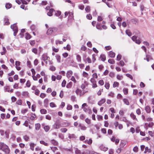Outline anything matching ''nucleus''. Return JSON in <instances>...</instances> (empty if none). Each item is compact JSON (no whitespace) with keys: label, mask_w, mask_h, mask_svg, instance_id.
I'll use <instances>...</instances> for the list:
<instances>
[{"label":"nucleus","mask_w":154,"mask_h":154,"mask_svg":"<svg viewBox=\"0 0 154 154\" xmlns=\"http://www.w3.org/2000/svg\"><path fill=\"white\" fill-rule=\"evenodd\" d=\"M0 149H2L6 154H9L10 150L8 146L3 143L0 142Z\"/></svg>","instance_id":"obj_1"},{"label":"nucleus","mask_w":154,"mask_h":154,"mask_svg":"<svg viewBox=\"0 0 154 154\" xmlns=\"http://www.w3.org/2000/svg\"><path fill=\"white\" fill-rule=\"evenodd\" d=\"M11 28L14 31V36H16L18 31V28L16 25V23H15L11 25Z\"/></svg>","instance_id":"obj_2"},{"label":"nucleus","mask_w":154,"mask_h":154,"mask_svg":"<svg viewBox=\"0 0 154 154\" xmlns=\"http://www.w3.org/2000/svg\"><path fill=\"white\" fill-rule=\"evenodd\" d=\"M57 31V29L56 27L50 28L47 31V34L48 35H51L54 33H55Z\"/></svg>","instance_id":"obj_3"},{"label":"nucleus","mask_w":154,"mask_h":154,"mask_svg":"<svg viewBox=\"0 0 154 154\" xmlns=\"http://www.w3.org/2000/svg\"><path fill=\"white\" fill-rule=\"evenodd\" d=\"M131 39L133 41L135 42L136 43L138 44H140V41L139 39L137 38V37L135 35L133 36L132 37Z\"/></svg>","instance_id":"obj_4"},{"label":"nucleus","mask_w":154,"mask_h":154,"mask_svg":"<svg viewBox=\"0 0 154 154\" xmlns=\"http://www.w3.org/2000/svg\"><path fill=\"white\" fill-rule=\"evenodd\" d=\"M48 57L47 56V54H44L41 57V59L42 60L45 61L47 60L48 58Z\"/></svg>","instance_id":"obj_5"},{"label":"nucleus","mask_w":154,"mask_h":154,"mask_svg":"<svg viewBox=\"0 0 154 154\" xmlns=\"http://www.w3.org/2000/svg\"><path fill=\"white\" fill-rule=\"evenodd\" d=\"M4 24L5 25H8L10 24V23L9 22V19L7 16H5L4 18Z\"/></svg>","instance_id":"obj_6"},{"label":"nucleus","mask_w":154,"mask_h":154,"mask_svg":"<svg viewBox=\"0 0 154 154\" xmlns=\"http://www.w3.org/2000/svg\"><path fill=\"white\" fill-rule=\"evenodd\" d=\"M49 100L48 99L46 98L44 100V106L45 107H47L48 105Z\"/></svg>","instance_id":"obj_7"},{"label":"nucleus","mask_w":154,"mask_h":154,"mask_svg":"<svg viewBox=\"0 0 154 154\" xmlns=\"http://www.w3.org/2000/svg\"><path fill=\"white\" fill-rule=\"evenodd\" d=\"M73 72L72 70H69L66 73V76L67 78H70Z\"/></svg>","instance_id":"obj_8"},{"label":"nucleus","mask_w":154,"mask_h":154,"mask_svg":"<svg viewBox=\"0 0 154 154\" xmlns=\"http://www.w3.org/2000/svg\"><path fill=\"white\" fill-rule=\"evenodd\" d=\"M106 100L104 99H101L99 101L98 103V104L100 106H101L103 103H104L105 102Z\"/></svg>","instance_id":"obj_9"},{"label":"nucleus","mask_w":154,"mask_h":154,"mask_svg":"<svg viewBox=\"0 0 154 154\" xmlns=\"http://www.w3.org/2000/svg\"><path fill=\"white\" fill-rule=\"evenodd\" d=\"M100 148L101 150L104 151H106L108 149L107 147H105L103 145L100 146Z\"/></svg>","instance_id":"obj_10"},{"label":"nucleus","mask_w":154,"mask_h":154,"mask_svg":"<svg viewBox=\"0 0 154 154\" xmlns=\"http://www.w3.org/2000/svg\"><path fill=\"white\" fill-rule=\"evenodd\" d=\"M82 108L83 109V111L85 112H88V111H89V113L90 114L92 112L91 109H89V108L88 109L85 107H83Z\"/></svg>","instance_id":"obj_11"},{"label":"nucleus","mask_w":154,"mask_h":154,"mask_svg":"<svg viewBox=\"0 0 154 154\" xmlns=\"http://www.w3.org/2000/svg\"><path fill=\"white\" fill-rule=\"evenodd\" d=\"M53 127L54 128L57 129L59 128L60 127V126L58 123H55L53 125Z\"/></svg>","instance_id":"obj_12"},{"label":"nucleus","mask_w":154,"mask_h":154,"mask_svg":"<svg viewBox=\"0 0 154 154\" xmlns=\"http://www.w3.org/2000/svg\"><path fill=\"white\" fill-rule=\"evenodd\" d=\"M109 56L111 58H114L115 56V54L112 51H110L109 52Z\"/></svg>","instance_id":"obj_13"},{"label":"nucleus","mask_w":154,"mask_h":154,"mask_svg":"<svg viewBox=\"0 0 154 154\" xmlns=\"http://www.w3.org/2000/svg\"><path fill=\"white\" fill-rule=\"evenodd\" d=\"M100 58L103 61H104L106 60V57L104 54H101L100 56Z\"/></svg>","instance_id":"obj_14"},{"label":"nucleus","mask_w":154,"mask_h":154,"mask_svg":"<svg viewBox=\"0 0 154 154\" xmlns=\"http://www.w3.org/2000/svg\"><path fill=\"white\" fill-rule=\"evenodd\" d=\"M76 59L77 61L79 63L81 62V57L79 54H77L76 56Z\"/></svg>","instance_id":"obj_15"},{"label":"nucleus","mask_w":154,"mask_h":154,"mask_svg":"<svg viewBox=\"0 0 154 154\" xmlns=\"http://www.w3.org/2000/svg\"><path fill=\"white\" fill-rule=\"evenodd\" d=\"M54 10L53 8H51L50 9V10L47 13V15L49 16H51L52 15V12Z\"/></svg>","instance_id":"obj_16"},{"label":"nucleus","mask_w":154,"mask_h":154,"mask_svg":"<svg viewBox=\"0 0 154 154\" xmlns=\"http://www.w3.org/2000/svg\"><path fill=\"white\" fill-rule=\"evenodd\" d=\"M79 126L81 128V129L82 130H85L86 129V127L84 125H82L80 124H79Z\"/></svg>","instance_id":"obj_17"},{"label":"nucleus","mask_w":154,"mask_h":154,"mask_svg":"<svg viewBox=\"0 0 154 154\" xmlns=\"http://www.w3.org/2000/svg\"><path fill=\"white\" fill-rule=\"evenodd\" d=\"M41 127V125L39 123H37L35 124V129L36 131H38Z\"/></svg>","instance_id":"obj_18"},{"label":"nucleus","mask_w":154,"mask_h":154,"mask_svg":"<svg viewBox=\"0 0 154 154\" xmlns=\"http://www.w3.org/2000/svg\"><path fill=\"white\" fill-rule=\"evenodd\" d=\"M145 110L147 113H149L151 112V109L149 106H146L145 108Z\"/></svg>","instance_id":"obj_19"},{"label":"nucleus","mask_w":154,"mask_h":154,"mask_svg":"<svg viewBox=\"0 0 154 154\" xmlns=\"http://www.w3.org/2000/svg\"><path fill=\"white\" fill-rule=\"evenodd\" d=\"M51 143L54 145L56 146L58 144V142L56 140L52 139L51 140Z\"/></svg>","instance_id":"obj_20"},{"label":"nucleus","mask_w":154,"mask_h":154,"mask_svg":"<svg viewBox=\"0 0 154 154\" xmlns=\"http://www.w3.org/2000/svg\"><path fill=\"white\" fill-rule=\"evenodd\" d=\"M68 138L69 139H73L75 138V136L74 134H68Z\"/></svg>","instance_id":"obj_21"},{"label":"nucleus","mask_w":154,"mask_h":154,"mask_svg":"<svg viewBox=\"0 0 154 154\" xmlns=\"http://www.w3.org/2000/svg\"><path fill=\"white\" fill-rule=\"evenodd\" d=\"M40 112L42 114H46L47 113V111L46 109H42L40 110Z\"/></svg>","instance_id":"obj_22"},{"label":"nucleus","mask_w":154,"mask_h":154,"mask_svg":"<svg viewBox=\"0 0 154 154\" xmlns=\"http://www.w3.org/2000/svg\"><path fill=\"white\" fill-rule=\"evenodd\" d=\"M75 154H82L80 150L78 149L77 148H75Z\"/></svg>","instance_id":"obj_23"},{"label":"nucleus","mask_w":154,"mask_h":154,"mask_svg":"<svg viewBox=\"0 0 154 154\" xmlns=\"http://www.w3.org/2000/svg\"><path fill=\"white\" fill-rule=\"evenodd\" d=\"M101 24L100 23H97L96 26V27L97 29L101 30L102 29V27L101 26Z\"/></svg>","instance_id":"obj_24"},{"label":"nucleus","mask_w":154,"mask_h":154,"mask_svg":"<svg viewBox=\"0 0 154 154\" xmlns=\"http://www.w3.org/2000/svg\"><path fill=\"white\" fill-rule=\"evenodd\" d=\"M72 83L71 82H70L68 84H67L66 87L67 88H71L72 85Z\"/></svg>","instance_id":"obj_25"},{"label":"nucleus","mask_w":154,"mask_h":154,"mask_svg":"<svg viewBox=\"0 0 154 154\" xmlns=\"http://www.w3.org/2000/svg\"><path fill=\"white\" fill-rule=\"evenodd\" d=\"M123 92L125 95H127L128 93V89L126 88H124L123 89Z\"/></svg>","instance_id":"obj_26"},{"label":"nucleus","mask_w":154,"mask_h":154,"mask_svg":"<svg viewBox=\"0 0 154 154\" xmlns=\"http://www.w3.org/2000/svg\"><path fill=\"white\" fill-rule=\"evenodd\" d=\"M124 102L127 105H129V103L127 99L124 98L123 99Z\"/></svg>","instance_id":"obj_27"},{"label":"nucleus","mask_w":154,"mask_h":154,"mask_svg":"<svg viewBox=\"0 0 154 154\" xmlns=\"http://www.w3.org/2000/svg\"><path fill=\"white\" fill-rule=\"evenodd\" d=\"M55 57L58 62L59 63H60V62L61 59L60 56L58 55H57L55 56Z\"/></svg>","instance_id":"obj_28"},{"label":"nucleus","mask_w":154,"mask_h":154,"mask_svg":"<svg viewBox=\"0 0 154 154\" xmlns=\"http://www.w3.org/2000/svg\"><path fill=\"white\" fill-rule=\"evenodd\" d=\"M50 129V127L48 125H46L44 127V129L46 132L48 131Z\"/></svg>","instance_id":"obj_29"},{"label":"nucleus","mask_w":154,"mask_h":154,"mask_svg":"<svg viewBox=\"0 0 154 154\" xmlns=\"http://www.w3.org/2000/svg\"><path fill=\"white\" fill-rule=\"evenodd\" d=\"M126 33L129 36H130L132 35V33L129 30H127L125 31Z\"/></svg>","instance_id":"obj_30"},{"label":"nucleus","mask_w":154,"mask_h":154,"mask_svg":"<svg viewBox=\"0 0 154 154\" xmlns=\"http://www.w3.org/2000/svg\"><path fill=\"white\" fill-rule=\"evenodd\" d=\"M71 100L72 102L76 101V97L74 95H72L71 96Z\"/></svg>","instance_id":"obj_31"},{"label":"nucleus","mask_w":154,"mask_h":154,"mask_svg":"<svg viewBox=\"0 0 154 154\" xmlns=\"http://www.w3.org/2000/svg\"><path fill=\"white\" fill-rule=\"evenodd\" d=\"M120 120L121 121H123L126 122H128V121L126 119L125 117H121L120 119Z\"/></svg>","instance_id":"obj_32"},{"label":"nucleus","mask_w":154,"mask_h":154,"mask_svg":"<svg viewBox=\"0 0 154 154\" xmlns=\"http://www.w3.org/2000/svg\"><path fill=\"white\" fill-rule=\"evenodd\" d=\"M108 62L109 63L111 64H113L115 63L114 60L112 59H109L108 60Z\"/></svg>","instance_id":"obj_33"},{"label":"nucleus","mask_w":154,"mask_h":154,"mask_svg":"<svg viewBox=\"0 0 154 154\" xmlns=\"http://www.w3.org/2000/svg\"><path fill=\"white\" fill-rule=\"evenodd\" d=\"M131 117L134 120H137V119L136 117V116L133 113H131L130 114Z\"/></svg>","instance_id":"obj_34"},{"label":"nucleus","mask_w":154,"mask_h":154,"mask_svg":"<svg viewBox=\"0 0 154 154\" xmlns=\"http://www.w3.org/2000/svg\"><path fill=\"white\" fill-rule=\"evenodd\" d=\"M69 15H70L71 14L73 15V13L72 12H66L65 13V15H64V17H66L67 16L69 15Z\"/></svg>","instance_id":"obj_35"},{"label":"nucleus","mask_w":154,"mask_h":154,"mask_svg":"<svg viewBox=\"0 0 154 154\" xmlns=\"http://www.w3.org/2000/svg\"><path fill=\"white\" fill-rule=\"evenodd\" d=\"M12 5L11 4L8 3L5 5V7L7 9H9L11 8Z\"/></svg>","instance_id":"obj_36"},{"label":"nucleus","mask_w":154,"mask_h":154,"mask_svg":"<svg viewBox=\"0 0 154 154\" xmlns=\"http://www.w3.org/2000/svg\"><path fill=\"white\" fill-rule=\"evenodd\" d=\"M31 38V36L28 33H26V39H29Z\"/></svg>","instance_id":"obj_37"},{"label":"nucleus","mask_w":154,"mask_h":154,"mask_svg":"<svg viewBox=\"0 0 154 154\" xmlns=\"http://www.w3.org/2000/svg\"><path fill=\"white\" fill-rule=\"evenodd\" d=\"M119 85V83L117 82H115L113 84V87L115 88L116 87H118Z\"/></svg>","instance_id":"obj_38"},{"label":"nucleus","mask_w":154,"mask_h":154,"mask_svg":"<svg viewBox=\"0 0 154 154\" xmlns=\"http://www.w3.org/2000/svg\"><path fill=\"white\" fill-rule=\"evenodd\" d=\"M5 91H7L8 92H10V87L8 86L4 87Z\"/></svg>","instance_id":"obj_39"},{"label":"nucleus","mask_w":154,"mask_h":154,"mask_svg":"<svg viewBox=\"0 0 154 154\" xmlns=\"http://www.w3.org/2000/svg\"><path fill=\"white\" fill-rule=\"evenodd\" d=\"M61 14V12L60 11H56L55 14V15L57 16H59Z\"/></svg>","instance_id":"obj_40"},{"label":"nucleus","mask_w":154,"mask_h":154,"mask_svg":"<svg viewBox=\"0 0 154 154\" xmlns=\"http://www.w3.org/2000/svg\"><path fill=\"white\" fill-rule=\"evenodd\" d=\"M36 116L35 114H32L30 116V119L32 120H34L35 119V118Z\"/></svg>","instance_id":"obj_41"},{"label":"nucleus","mask_w":154,"mask_h":154,"mask_svg":"<svg viewBox=\"0 0 154 154\" xmlns=\"http://www.w3.org/2000/svg\"><path fill=\"white\" fill-rule=\"evenodd\" d=\"M28 93L27 91H23L22 93V95L24 96H28Z\"/></svg>","instance_id":"obj_42"},{"label":"nucleus","mask_w":154,"mask_h":154,"mask_svg":"<svg viewBox=\"0 0 154 154\" xmlns=\"http://www.w3.org/2000/svg\"><path fill=\"white\" fill-rule=\"evenodd\" d=\"M61 132L62 133H65L67 131V129L66 128H62L60 129Z\"/></svg>","instance_id":"obj_43"},{"label":"nucleus","mask_w":154,"mask_h":154,"mask_svg":"<svg viewBox=\"0 0 154 154\" xmlns=\"http://www.w3.org/2000/svg\"><path fill=\"white\" fill-rule=\"evenodd\" d=\"M85 10L87 12H89L90 11V8L89 6H87L85 8Z\"/></svg>","instance_id":"obj_44"},{"label":"nucleus","mask_w":154,"mask_h":154,"mask_svg":"<svg viewBox=\"0 0 154 154\" xmlns=\"http://www.w3.org/2000/svg\"><path fill=\"white\" fill-rule=\"evenodd\" d=\"M122 55L120 54H118L117 56L116 60L118 61H119L121 59Z\"/></svg>","instance_id":"obj_45"},{"label":"nucleus","mask_w":154,"mask_h":154,"mask_svg":"<svg viewBox=\"0 0 154 154\" xmlns=\"http://www.w3.org/2000/svg\"><path fill=\"white\" fill-rule=\"evenodd\" d=\"M138 147L137 146H135L133 149V151L135 152H137L138 151Z\"/></svg>","instance_id":"obj_46"},{"label":"nucleus","mask_w":154,"mask_h":154,"mask_svg":"<svg viewBox=\"0 0 154 154\" xmlns=\"http://www.w3.org/2000/svg\"><path fill=\"white\" fill-rule=\"evenodd\" d=\"M126 75L127 77L129 78L131 80H132L133 79V77L130 74L128 73H127L126 74Z\"/></svg>","instance_id":"obj_47"},{"label":"nucleus","mask_w":154,"mask_h":154,"mask_svg":"<svg viewBox=\"0 0 154 154\" xmlns=\"http://www.w3.org/2000/svg\"><path fill=\"white\" fill-rule=\"evenodd\" d=\"M50 69L52 71H54L55 69V67L53 66H51L50 67Z\"/></svg>","instance_id":"obj_48"},{"label":"nucleus","mask_w":154,"mask_h":154,"mask_svg":"<svg viewBox=\"0 0 154 154\" xmlns=\"http://www.w3.org/2000/svg\"><path fill=\"white\" fill-rule=\"evenodd\" d=\"M98 83L99 85H103L104 84L103 81L102 79L98 81Z\"/></svg>","instance_id":"obj_49"},{"label":"nucleus","mask_w":154,"mask_h":154,"mask_svg":"<svg viewBox=\"0 0 154 154\" xmlns=\"http://www.w3.org/2000/svg\"><path fill=\"white\" fill-rule=\"evenodd\" d=\"M32 52L35 54H37L38 53V50L36 48H34L32 49Z\"/></svg>","instance_id":"obj_50"},{"label":"nucleus","mask_w":154,"mask_h":154,"mask_svg":"<svg viewBox=\"0 0 154 154\" xmlns=\"http://www.w3.org/2000/svg\"><path fill=\"white\" fill-rule=\"evenodd\" d=\"M50 106L52 108L56 107V105L53 103L51 102L50 103Z\"/></svg>","instance_id":"obj_51"},{"label":"nucleus","mask_w":154,"mask_h":154,"mask_svg":"<svg viewBox=\"0 0 154 154\" xmlns=\"http://www.w3.org/2000/svg\"><path fill=\"white\" fill-rule=\"evenodd\" d=\"M145 150L149 153H150L151 152V150L150 148H149L148 147H146L145 148Z\"/></svg>","instance_id":"obj_52"},{"label":"nucleus","mask_w":154,"mask_h":154,"mask_svg":"<svg viewBox=\"0 0 154 154\" xmlns=\"http://www.w3.org/2000/svg\"><path fill=\"white\" fill-rule=\"evenodd\" d=\"M87 46L90 47L91 48L92 46V44L91 42H88L87 43Z\"/></svg>","instance_id":"obj_53"},{"label":"nucleus","mask_w":154,"mask_h":154,"mask_svg":"<svg viewBox=\"0 0 154 154\" xmlns=\"http://www.w3.org/2000/svg\"><path fill=\"white\" fill-rule=\"evenodd\" d=\"M66 83V81L65 80H63L62 82L61 85L63 87H65Z\"/></svg>","instance_id":"obj_54"},{"label":"nucleus","mask_w":154,"mask_h":154,"mask_svg":"<svg viewBox=\"0 0 154 154\" xmlns=\"http://www.w3.org/2000/svg\"><path fill=\"white\" fill-rule=\"evenodd\" d=\"M16 103L18 105H21L22 104V101L21 100H19L16 102Z\"/></svg>","instance_id":"obj_55"},{"label":"nucleus","mask_w":154,"mask_h":154,"mask_svg":"<svg viewBox=\"0 0 154 154\" xmlns=\"http://www.w3.org/2000/svg\"><path fill=\"white\" fill-rule=\"evenodd\" d=\"M83 75L85 77H87L88 75V74L86 72H83Z\"/></svg>","instance_id":"obj_56"},{"label":"nucleus","mask_w":154,"mask_h":154,"mask_svg":"<svg viewBox=\"0 0 154 154\" xmlns=\"http://www.w3.org/2000/svg\"><path fill=\"white\" fill-rule=\"evenodd\" d=\"M40 142L41 144H43L45 146H48V144L47 143L45 142L43 140L40 141Z\"/></svg>","instance_id":"obj_57"},{"label":"nucleus","mask_w":154,"mask_h":154,"mask_svg":"<svg viewBox=\"0 0 154 154\" xmlns=\"http://www.w3.org/2000/svg\"><path fill=\"white\" fill-rule=\"evenodd\" d=\"M85 122L88 124L89 125L91 123V120L88 118H86L85 119Z\"/></svg>","instance_id":"obj_58"},{"label":"nucleus","mask_w":154,"mask_h":154,"mask_svg":"<svg viewBox=\"0 0 154 154\" xmlns=\"http://www.w3.org/2000/svg\"><path fill=\"white\" fill-rule=\"evenodd\" d=\"M66 109L68 110H71L72 109V106L70 105H68Z\"/></svg>","instance_id":"obj_59"},{"label":"nucleus","mask_w":154,"mask_h":154,"mask_svg":"<svg viewBox=\"0 0 154 154\" xmlns=\"http://www.w3.org/2000/svg\"><path fill=\"white\" fill-rule=\"evenodd\" d=\"M105 87L107 89H108L109 87V84L108 83H106L105 85Z\"/></svg>","instance_id":"obj_60"},{"label":"nucleus","mask_w":154,"mask_h":154,"mask_svg":"<svg viewBox=\"0 0 154 154\" xmlns=\"http://www.w3.org/2000/svg\"><path fill=\"white\" fill-rule=\"evenodd\" d=\"M23 138L24 139V140L26 141H28V140L29 139V137L27 136L26 135H25L23 136Z\"/></svg>","instance_id":"obj_61"},{"label":"nucleus","mask_w":154,"mask_h":154,"mask_svg":"<svg viewBox=\"0 0 154 154\" xmlns=\"http://www.w3.org/2000/svg\"><path fill=\"white\" fill-rule=\"evenodd\" d=\"M26 86L28 87H29L30 86L31 84L29 80H28L26 84Z\"/></svg>","instance_id":"obj_62"},{"label":"nucleus","mask_w":154,"mask_h":154,"mask_svg":"<svg viewBox=\"0 0 154 154\" xmlns=\"http://www.w3.org/2000/svg\"><path fill=\"white\" fill-rule=\"evenodd\" d=\"M45 118L47 119L51 120V116L48 115L46 116Z\"/></svg>","instance_id":"obj_63"},{"label":"nucleus","mask_w":154,"mask_h":154,"mask_svg":"<svg viewBox=\"0 0 154 154\" xmlns=\"http://www.w3.org/2000/svg\"><path fill=\"white\" fill-rule=\"evenodd\" d=\"M89 151L86 150H85L83 152H82V154H89Z\"/></svg>","instance_id":"obj_64"}]
</instances>
